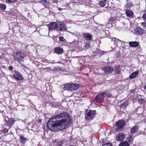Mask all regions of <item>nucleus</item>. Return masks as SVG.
Segmentation results:
<instances>
[{"label":"nucleus","instance_id":"f257e3e1","mask_svg":"<svg viewBox=\"0 0 146 146\" xmlns=\"http://www.w3.org/2000/svg\"><path fill=\"white\" fill-rule=\"evenodd\" d=\"M69 115L65 112L50 119L47 123L48 128L51 131H62L68 128L70 125Z\"/></svg>","mask_w":146,"mask_h":146},{"label":"nucleus","instance_id":"f03ea898","mask_svg":"<svg viewBox=\"0 0 146 146\" xmlns=\"http://www.w3.org/2000/svg\"><path fill=\"white\" fill-rule=\"evenodd\" d=\"M61 87L64 90L72 91L77 90L79 87L77 84H67L61 86Z\"/></svg>","mask_w":146,"mask_h":146},{"label":"nucleus","instance_id":"7ed1b4c3","mask_svg":"<svg viewBox=\"0 0 146 146\" xmlns=\"http://www.w3.org/2000/svg\"><path fill=\"white\" fill-rule=\"evenodd\" d=\"M26 54L23 52H17L13 56L14 59L19 62L23 61Z\"/></svg>","mask_w":146,"mask_h":146},{"label":"nucleus","instance_id":"20e7f679","mask_svg":"<svg viewBox=\"0 0 146 146\" xmlns=\"http://www.w3.org/2000/svg\"><path fill=\"white\" fill-rule=\"evenodd\" d=\"M125 125V122L122 120H120L116 123L117 128L115 130L116 131H119L122 130L123 128Z\"/></svg>","mask_w":146,"mask_h":146},{"label":"nucleus","instance_id":"39448f33","mask_svg":"<svg viewBox=\"0 0 146 146\" xmlns=\"http://www.w3.org/2000/svg\"><path fill=\"white\" fill-rule=\"evenodd\" d=\"M107 96V94L106 92H104L102 94H100L96 96L95 100L97 102L100 103L103 102L104 101V98L106 97Z\"/></svg>","mask_w":146,"mask_h":146},{"label":"nucleus","instance_id":"423d86ee","mask_svg":"<svg viewBox=\"0 0 146 146\" xmlns=\"http://www.w3.org/2000/svg\"><path fill=\"white\" fill-rule=\"evenodd\" d=\"M96 112L95 110H89L86 112V119H90L93 118L95 115Z\"/></svg>","mask_w":146,"mask_h":146},{"label":"nucleus","instance_id":"0eeeda50","mask_svg":"<svg viewBox=\"0 0 146 146\" xmlns=\"http://www.w3.org/2000/svg\"><path fill=\"white\" fill-rule=\"evenodd\" d=\"M48 28L49 32L50 30H55L57 29L58 23L56 22H52L47 25Z\"/></svg>","mask_w":146,"mask_h":146},{"label":"nucleus","instance_id":"6e6552de","mask_svg":"<svg viewBox=\"0 0 146 146\" xmlns=\"http://www.w3.org/2000/svg\"><path fill=\"white\" fill-rule=\"evenodd\" d=\"M58 25L57 29L59 31H64L66 30V25L63 21L58 22Z\"/></svg>","mask_w":146,"mask_h":146},{"label":"nucleus","instance_id":"1a4fd4ad","mask_svg":"<svg viewBox=\"0 0 146 146\" xmlns=\"http://www.w3.org/2000/svg\"><path fill=\"white\" fill-rule=\"evenodd\" d=\"M113 70V68L111 66L105 67L102 69V71L106 74H111Z\"/></svg>","mask_w":146,"mask_h":146},{"label":"nucleus","instance_id":"9d476101","mask_svg":"<svg viewBox=\"0 0 146 146\" xmlns=\"http://www.w3.org/2000/svg\"><path fill=\"white\" fill-rule=\"evenodd\" d=\"M144 30L142 28L137 27L135 28L133 30V33L136 34L140 35L144 33Z\"/></svg>","mask_w":146,"mask_h":146},{"label":"nucleus","instance_id":"9b49d317","mask_svg":"<svg viewBox=\"0 0 146 146\" xmlns=\"http://www.w3.org/2000/svg\"><path fill=\"white\" fill-rule=\"evenodd\" d=\"M125 135L122 133H119L116 137L117 140L118 141H121L123 140L125 138Z\"/></svg>","mask_w":146,"mask_h":146},{"label":"nucleus","instance_id":"f8f14e48","mask_svg":"<svg viewBox=\"0 0 146 146\" xmlns=\"http://www.w3.org/2000/svg\"><path fill=\"white\" fill-rule=\"evenodd\" d=\"M14 76L15 79L18 80H21L23 79L22 75L20 73L17 72H15L14 74Z\"/></svg>","mask_w":146,"mask_h":146},{"label":"nucleus","instance_id":"ddd939ff","mask_svg":"<svg viewBox=\"0 0 146 146\" xmlns=\"http://www.w3.org/2000/svg\"><path fill=\"white\" fill-rule=\"evenodd\" d=\"M15 121V120L13 118H8V120L6 121L7 125L11 127L14 123Z\"/></svg>","mask_w":146,"mask_h":146},{"label":"nucleus","instance_id":"4468645a","mask_svg":"<svg viewBox=\"0 0 146 146\" xmlns=\"http://www.w3.org/2000/svg\"><path fill=\"white\" fill-rule=\"evenodd\" d=\"M83 35V37L86 40H91L92 39V35L88 33H84Z\"/></svg>","mask_w":146,"mask_h":146},{"label":"nucleus","instance_id":"2eb2a0df","mask_svg":"<svg viewBox=\"0 0 146 146\" xmlns=\"http://www.w3.org/2000/svg\"><path fill=\"white\" fill-rule=\"evenodd\" d=\"M54 52L55 53L58 54H62L63 52V50L62 48L57 47L54 49Z\"/></svg>","mask_w":146,"mask_h":146},{"label":"nucleus","instance_id":"dca6fc26","mask_svg":"<svg viewBox=\"0 0 146 146\" xmlns=\"http://www.w3.org/2000/svg\"><path fill=\"white\" fill-rule=\"evenodd\" d=\"M138 43L137 42H129V45L130 46L132 47H136L138 46Z\"/></svg>","mask_w":146,"mask_h":146},{"label":"nucleus","instance_id":"f3484780","mask_svg":"<svg viewBox=\"0 0 146 146\" xmlns=\"http://www.w3.org/2000/svg\"><path fill=\"white\" fill-rule=\"evenodd\" d=\"M125 13L126 15L129 17H132L133 15V13L131 10L127 9Z\"/></svg>","mask_w":146,"mask_h":146},{"label":"nucleus","instance_id":"a211bd4d","mask_svg":"<svg viewBox=\"0 0 146 146\" xmlns=\"http://www.w3.org/2000/svg\"><path fill=\"white\" fill-rule=\"evenodd\" d=\"M138 129V127L137 126H134L130 129V132L132 133H134Z\"/></svg>","mask_w":146,"mask_h":146},{"label":"nucleus","instance_id":"6ab92c4d","mask_svg":"<svg viewBox=\"0 0 146 146\" xmlns=\"http://www.w3.org/2000/svg\"><path fill=\"white\" fill-rule=\"evenodd\" d=\"M40 3H41L44 6L47 7L48 6L49 4V3L47 0H40Z\"/></svg>","mask_w":146,"mask_h":146},{"label":"nucleus","instance_id":"aec40b11","mask_svg":"<svg viewBox=\"0 0 146 146\" xmlns=\"http://www.w3.org/2000/svg\"><path fill=\"white\" fill-rule=\"evenodd\" d=\"M138 74V72L137 71H135V72L132 73L129 76L130 79H132L134 78Z\"/></svg>","mask_w":146,"mask_h":146},{"label":"nucleus","instance_id":"412c9836","mask_svg":"<svg viewBox=\"0 0 146 146\" xmlns=\"http://www.w3.org/2000/svg\"><path fill=\"white\" fill-rule=\"evenodd\" d=\"M107 3V1H101L99 3V5L102 7H104L105 6Z\"/></svg>","mask_w":146,"mask_h":146},{"label":"nucleus","instance_id":"4be33fe9","mask_svg":"<svg viewBox=\"0 0 146 146\" xmlns=\"http://www.w3.org/2000/svg\"><path fill=\"white\" fill-rule=\"evenodd\" d=\"M119 146H129V144L127 141H123L120 143Z\"/></svg>","mask_w":146,"mask_h":146},{"label":"nucleus","instance_id":"5701e85b","mask_svg":"<svg viewBox=\"0 0 146 146\" xmlns=\"http://www.w3.org/2000/svg\"><path fill=\"white\" fill-rule=\"evenodd\" d=\"M114 70L115 73L116 74H119L120 72L119 67L118 65L115 66L114 68Z\"/></svg>","mask_w":146,"mask_h":146},{"label":"nucleus","instance_id":"b1692460","mask_svg":"<svg viewBox=\"0 0 146 146\" xmlns=\"http://www.w3.org/2000/svg\"><path fill=\"white\" fill-rule=\"evenodd\" d=\"M128 104L127 102H124L121 105V107L122 108H125Z\"/></svg>","mask_w":146,"mask_h":146},{"label":"nucleus","instance_id":"393cba45","mask_svg":"<svg viewBox=\"0 0 146 146\" xmlns=\"http://www.w3.org/2000/svg\"><path fill=\"white\" fill-rule=\"evenodd\" d=\"M133 138L131 135L127 138V140L130 143H133Z\"/></svg>","mask_w":146,"mask_h":146},{"label":"nucleus","instance_id":"a878e982","mask_svg":"<svg viewBox=\"0 0 146 146\" xmlns=\"http://www.w3.org/2000/svg\"><path fill=\"white\" fill-rule=\"evenodd\" d=\"M21 141L20 142L22 143H25L27 140L26 138L23 137V136H21L20 137Z\"/></svg>","mask_w":146,"mask_h":146},{"label":"nucleus","instance_id":"bb28decb","mask_svg":"<svg viewBox=\"0 0 146 146\" xmlns=\"http://www.w3.org/2000/svg\"><path fill=\"white\" fill-rule=\"evenodd\" d=\"M140 24L143 28L146 29V22H141Z\"/></svg>","mask_w":146,"mask_h":146},{"label":"nucleus","instance_id":"cd10ccee","mask_svg":"<svg viewBox=\"0 0 146 146\" xmlns=\"http://www.w3.org/2000/svg\"><path fill=\"white\" fill-rule=\"evenodd\" d=\"M133 5L132 3L131 2L128 3L125 5L126 8H130L132 7Z\"/></svg>","mask_w":146,"mask_h":146},{"label":"nucleus","instance_id":"c85d7f7f","mask_svg":"<svg viewBox=\"0 0 146 146\" xmlns=\"http://www.w3.org/2000/svg\"><path fill=\"white\" fill-rule=\"evenodd\" d=\"M0 7L2 10H4L6 8V6L5 5L1 4H0Z\"/></svg>","mask_w":146,"mask_h":146},{"label":"nucleus","instance_id":"c756f323","mask_svg":"<svg viewBox=\"0 0 146 146\" xmlns=\"http://www.w3.org/2000/svg\"><path fill=\"white\" fill-rule=\"evenodd\" d=\"M96 54H95V55H98L99 54H103V52H102V51L101 50H97L96 52Z\"/></svg>","mask_w":146,"mask_h":146},{"label":"nucleus","instance_id":"7c9ffc66","mask_svg":"<svg viewBox=\"0 0 146 146\" xmlns=\"http://www.w3.org/2000/svg\"><path fill=\"white\" fill-rule=\"evenodd\" d=\"M8 131V129L6 128H4L3 130V132L4 133L5 135H7L8 134L7 132Z\"/></svg>","mask_w":146,"mask_h":146},{"label":"nucleus","instance_id":"2f4dec72","mask_svg":"<svg viewBox=\"0 0 146 146\" xmlns=\"http://www.w3.org/2000/svg\"><path fill=\"white\" fill-rule=\"evenodd\" d=\"M102 146H112V144L110 143H107L103 144Z\"/></svg>","mask_w":146,"mask_h":146},{"label":"nucleus","instance_id":"473e14b6","mask_svg":"<svg viewBox=\"0 0 146 146\" xmlns=\"http://www.w3.org/2000/svg\"><path fill=\"white\" fill-rule=\"evenodd\" d=\"M144 102V100L142 98H140L138 100V102L140 104L143 103Z\"/></svg>","mask_w":146,"mask_h":146},{"label":"nucleus","instance_id":"72a5a7b5","mask_svg":"<svg viewBox=\"0 0 146 146\" xmlns=\"http://www.w3.org/2000/svg\"><path fill=\"white\" fill-rule=\"evenodd\" d=\"M17 0H6V1L10 3H14L16 2Z\"/></svg>","mask_w":146,"mask_h":146},{"label":"nucleus","instance_id":"f704fd0d","mask_svg":"<svg viewBox=\"0 0 146 146\" xmlns=\"http://www.w3.org/2000/svg\"><path fill=\"white\" fill-rule=\"evenodd\" d=\"M63 142L62 140H60L57 143L58 146H61L63 145Z\"/></svg>","mask_w":146,"mask_h":146},{"label":"nucleus","instance_id":"c9c22d12","mask_svg":"<svg viewBox=\"0 0 146 146\" xmlns=\"http://www.w3.org/2000/svg\"><path fill=\"white\" fill-rule=\"evenodd\" d=\"M60 40L64 42H66V40L63 37H60L59 38Z\"/></svg>","mask_w":146,"mask_h":146},{"label":"nucleus","instance_id":"e433bc0d","mask_svg":"<svg viewBox=\"0 0 146 146\" xmlns=\"http://www.w3.org/2000/svg\"><path fill=\"white\" fill-rule=\"evenodd\" d=\"M142 18L144 20L146 21V13H145L143 14L142 16Z\"/></svg>","mask_w":146,"mask_h":146},{"label":"nucleus","instance_id":"4c0bfd02","mask_svg":"<svg viewBox=\"0 0 146 146\" xmlns=\"http://www.w3.org/2000/svg\"><path fill=\"white\" fill-rule=\"evenodd\" d=\"M54 69H55L56 70H60V69H61L60 68L59 66H58V67L55 68Z\"/></svg>","mask_w":146,"mask_h":146},{"label":"nucleus","instance_id":"58836bf2","mask_svg":"<svg viewBox=\"0 0 146 146\" xmlns=\"http://www.w3.org/2000/svg\"><path fill=\"white\" fill-rule=\"evenodd\" d=\"M63 7V8H60V7L58 8V10L59 11H60L62 9H65V8H64V7Z\"/></svg>","mask_w":146,"mask_h":146},{"label":"nucleus","instance_id":"ea45409f","mask_svg":"<svg viewBox=\"0 0 146 146\" xmlns=\"http://www.w3.org/2000/svg\"><path fill=\"white\" fill-rule=\"evenodd\" d=\"M9 69L10 70H12L13 69V67L12 66H10L9 67Z\"/></svg>","mask_w":146,"mask_h":146},{"label":"nucleus","instance_id":"a19ab883","mask_svg":"<svg viewBox=\"0 0 146 146\" xmlns=\"http://www.w3.org/2000/svg\"><path fill=\"white\" fill-rule=\"evenodd\" d=\"M113 19L112 18H110L109 19V21H112L113 20Z\"/></svg>","mask_w":146,"mask_h":146},{"label":"nucleus","instance_id":"79ce46f5","mask_svg":"<svg viewBox=\"0 0 146 146\" xmlns=\"http://www.w3.org/2000/svg\"><path fill=\"white\" fill-rule=\"evenodd\" d=\"M38 122L40 123L41 122V119H39L38 120Z\"/></svg>","mask_w":146,"mask_h":146},{"label":"nucleus","instance_id":"37998d69","mask_svg":"<svg viewBox=\"0 0 146 146\" xmlns=\"http://www.w3.org/2000/svg\"><path fill=\"white\" fill-rule=\"evenodd\" d=\"M86 46H87V48H88V47L89 46V45L88 44L87 45V44H86Z\"/></svg>","mask_w":146,"mask_h":146},{"label":"nucleus","instance_id":"c03bdc74","mask_svg":"<svg viewBox=\"0 0 146 146\" xmlns=\"http://www.w3.org/2000/svg\"><path fill=\"white\" fill-rule=\"evenodd\" d=\"M144 88H145V89L146 90V85H145Z\"/></svg>","mask_w":146,"mask_h":146},{"label":"nucleus","instance_id":"a18cd8bd","mask_svg":"<svg viewBox=\"0 0 146 146\" xmlns=\"http://www.w3.org/2000/svg\"><path fill=\"white\" fill-rule=\"evenodd\" d=\"M111 96V95H110V94H109V97H110V96Z\"/></svg>","mask_w":146,"mask_h":146},{"label":"nucleus","instance_id":"49530a36","mask_svg":"<svg viewBox=\"0 0 146 146\" xmlns=\"http://www.w3.org/2000/svg\"><path fill=\"white\" fill-rule=\"evenodd\" d=\"M69 146H74L73 145H70Z\"/></svg>","mask_w":146,"mask_h":146}]
</instances>
